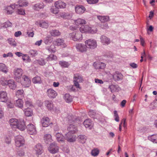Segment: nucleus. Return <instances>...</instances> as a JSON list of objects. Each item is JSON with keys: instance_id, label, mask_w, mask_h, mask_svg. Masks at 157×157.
Wrapping results in <instances>:
<instances>
[{"instance_id": "obj_49", "label": "nucleus", "mask_w": 157, "mask_h": 157, "mask_svg": "<svg viewBox=\"0 0 157 157\" xmlns=\"http://www.w3.org/2000/svg\"><path fill=\"white\" fill-rule=\"evenodd\" d=\"M99 153V151L97 149H94L91 152L92 155L93 156H96L98 155Z\"/></svg>"}, {"instance_id": "obj_10", "label": "nucleus", "mask_w": 157, "mask_h": 157, "mask_svg": "<svg viewBox=\"0 0 157 157\" xmlns=\"http://www.w3.org/2000/svg\"><path fill=\"white\" fill-rule=\"evenodd\" d=\"M47 95L50 98H55L57 95V92L52 88L48 89L46 91Z\"/></svg>"}, {"instance_id": "obj_14", "label": "nucleus", "mask_w": 157, "mask_h": 157, "mask_svg": "<svg viewBox=\"0 0 157 157\" xmlns=\"http://www.w3.org/2000/svg\"><path fill=\"white\" fill-rule=\"evenodd\" d=\"M34 149L36 152V154L38 155H41L43 152V147L40 144L36 145Z\"/></svg>"}, {"instance_id": "obj_61", "label": "nucleus", "mask_w": 157, "mask_h": 157, "mask_svg": "<svg viewBox=\"0 0 157 157\" xmlns=\"http://www.w3.org/2000/svg\"><path fill=\"white\" fill-rule=\"evenodd\" d=\"M17 13L21 15H24L25 14L24 10L21 9H18Z\"/></svg>"}, {"instance_id": "obj_32", "label": "nucleus", "mask_w": 157, "mask_h": 157, "mask_svg": "<svg viewBox=\"0 0 157 157\" xmlns=\"http://www.w3.org/2000/svg\"><path fill=\"white\" fill-rule=\"evenodd\" d=\"M61 16L64 19H70L72 17L71 13H62L61 14Z\"/></svg>"}, {"instance_id": "obj_28", "label": "nucleus", "mask_w": 157, "mask_h": 157, "mask_svg": "<svg viewBox=\"0 0 157 157\" xmlns=\"http://www.w3.org/2000/svg\"><path fill=\"white\" fill-rule=\"evenodd\" d=\"M97 18L102 22H105L109 21V16H98Z\"/></svg>"}, {"instance_id": "obj_38", "label": "nucleus", "mask_w": 157, "mask_h": 157, "mask_svg": "<svg viewBox=\"0 0 157 157\" xmlns=\"http://www.w3.org/2000/svg\"><path fill=\"white\" fill-rule=\"evenodd\" d=\"M51 35L54 36H59L60 35V33L59 30H52L50 31Z\"/></svg>"}, {"instance_id": "obj_59", "label": "nucleus", "mask_w": 157, "mask_h": 157, "mask_svg": "<svg viewBox=\"0 0 157 157\" xmlns=\"http://www.w3.org/2000/svg\"><path fill=\"white\" fill-rule=\"evenodd\" d=\"M90 4H94L98 3L99 0H86Z\"/></svg>"}, {"instance_id": "obj_27", "label": "nucleus", "mask_w": 157, "mask_h": 157, "mask_svg": "<svg viewBox=\"0 0 157 157\" xmlns=\"http://www.w3.org/2000/svg\"><path fill=\"white\" fill-rule=\"evenodd\" d=\"M94 65L95 68L96 69H103L105 68V64L102 62H98L96 63H94Z\"/></svg>"}, {"instance_id": "obj_17", "label": "nucleus", "mask_w": 157, "mask_h": 157, "mask_svg": "<svg viewBox=\"0 0 157 157\" xmlns=\"http://www.w3.org/2000/svg\"><path fill=\"white\" fill-rule=\"evenodd\" d=\"M17 125L16 128H18L21 131H23L25 130L26 128L25 122L22 120H19Z\"/></svg>"}, {"instance_id": "obj_19", "label": "nucleus", "mask_w": 157, "mask_h": 157, "mask_svg": "<svg viewBox=\"0 0 157 157\" xmlns=\"http://www.w3.org/2000/svg\"><path fill=\"white\" fill-rule=\"evenodd\" d=\"M101 42L103 45H108L110 43V39L105 35H102L100 37Z\"/></svg>"}, {"instance_id": "obj_12", "label": "nucleus", "mask_w": 157, "mask_h": 157, "mask_svg": "<svg viewBox=\"0 0 157 157\" xmlns=\"http://www.w3.org/2000/svg\"><path fill=\"white\" fill-rule=\"evenodd\" d=\"M48 21L44 20L38 21L35 22L36 25L44 28H47L48 26Z\"/></svg>"}, {"instance_id": "obj_47", "label": "nucleus", "mask_w": 157, "mask_h": 157, "mask_svg": "<svg viewBox=\"0 0 157 157\" xmlns=\"http://www.w3.org/2000/svg\"><path fill=\"white\" fill-rule=\"evenodd\" d=\"M12 24L10 21H7L5 22L1 25L2 27L6 28L9 27L11 26Z\"/></svg>"}, {"instance_id": "obj_6", "label": "nucleus", "mask_w": 157, "mask_h": 157, "mask_svg": "<svg viewBox=\"0 0 157 157\" xmlns=\"http://www.w3.org/2000/svg\"><path fill=\"white\" fill-rule=\"evenodd\" d=\"M5 10L7 14H12L14 9H18V5L16 4H12L10 6H6L5 7Z\"/></svg>"}, {"instance_id": "obj_20", "label": "nucleus", "mask_w": 157, "mask_h": 157, "mask_svg": "<svg viewBox=\"0 0 157 157\" xmlns=\"http://www.w3.org/2000/svg\"><path fill=\"white\" fill-rule=\"evenodd\" d=\"M67 129L68 132L71 133L72 134H75L78 131L77 127L72 124H70L68 127Z\"/></svg>"}, {"instance_id": "obj_3", "label": "nucleus", "mask_w": 157, "mask_h": 157, "mask_svg": "<svg viewBox=\"0 0 157 157\" xmlns=\"http://www.w3.org/2000/svg\"><path fill=\"white\" fill-rule=\"evenodd\" d=\"M24 138L21 135H18L15 137V145L17 147L23 146L25 144Z\"/></svg>"}, {"instance_id": "obj_44", "label": "nucleus", "mask_w": 157, "mask_h": 157, "mask_svg": "<svg viewBox=\"0 0 157 157\" xmlns=\"http://www.w3.org/2000/svg\"><path fill=\"white\" fill-rule=\"evenodd\" d=\"M32 81L34 83H40L42 82L40 78L38 76L33 78Z\"/></svg>"}, {"instance_id": "obj_64", "label": "nucleus", "mask_w": 157, "mask_h": 157, "mask_svg": "<svg viewBox=\"0 0 157 157\" xmlns=\"http://www.w3.org/2000/svg\"><path fill=\"white\" fill-rule=\"evenodd\" d=\"M27 34L28 35L29 37H33L34 36V33L32 32H27Z\"/></svg>"}, {"instance_id": "obj_31", "label": "nucleus", "mask_w": 157, "mask_h": 157, "mask_svg": "<svg viewBox=\"0 0 157 157\" xmlns=\"http://www.w3.org/2000/svg\"><path fill=\"white\" fill-rule=\"evenodd\" d=\"M23 101L21 99H19L16 101L15 104L16 106L22 109L23 107Z\"/></svg>"}, {"instance_id": "obj_48", "label": "nucleus", "mask_w": 157, "mask_h": 157, "mask_svg": "<svg viewBox=\"0 0 157 157\" xmlns=\"http://www.w3.org/2000/svg\"><path fill=\"white\" fill-rule=\"evenodd\" d=\"M52 37L50 36H47L44 39V43L46 44H48L51 41Z\"/></svg>"}, {"instance_id": "obj_62", "label": "nucleus", "mask_w": 157, "mask_h": 157, "mask_svg": "<svg viewBox=\"0 0 157 157\" xmlns=\"http://www.w3.org/2000/svg\"><path fill=\"white\" fill-rule=\"evenodd\" d=\"M13 54L11 52H9L7 54H4L3 55V56L4 58H6L7 57H12Z\"/></svg>"}, {"instance_id": "obj_8", "label": "nucleus", "mask_w": 157, "mask_h": 157, "mask_svg": "<svg viewBox=\"0 0 157 157\" xmlns=\"http://www.w3.org/2000/svg\"><path fill=\"white\" fill-rule=\"evenodd\" d=\"M27 129L28 133L31 135L35 134L37 131L35 126L33 124H30L27 126Z\"/></svg>"}, {"instance_id": "obj_21", "label": "nucleus", "mask_w": 157, "mask_h": 157, "mask_svg": "<svg viewBox=\"0 0 157 157\" xmlns=\"http://www.w3.org/2000/svg\"><path fill=\"white\" fill-rule=\"evenodd\" d=\"M44 7V3L42 2L37 3L34 5L33 7V9L35 10L39 11L43 9Z\"/></svg>"}, {"instance_id": "obj_18", "label": "nucleus", "mask_w": 157, "mask_h": 157, "mask_svg": "<svg viewBox=\"0 0 157 157\" xmlns=\"http://www.w3.org/2000/svg\"><path fill=\"white\" fill-rule=\"evenodd\" d=\"M49 121V119L47 117H44L41 120L42 126L45 127H47L50 124Z\"/></svg>"}, {"instance_id": "obj_23", "label": "nucleus", "mask_w": 157, "mask_h": 157, "mask_svg": "<svg viewBox=\"0 0 157 157\" xmlns=\"http://www.w3.org/2000/svg\"><path fill=\"white\" fill-rule=\"evenodd\" d=\"M6 85H8L10 88L13 90H14L16 87V84L13 80L10 79L8 80Z\"/></svg>"}, {"instance_id": "obj_50", "label": "nucleus", "mask_w": 157, "mask_h": 157, "mask_svg": "<svg viewBox=\"0 0 157 157\" xmlns=\"http://www.w3.org/2000/svg\"><path fill=\"white\" fill-rule=\"evenodd\" d=\"M8 82V80L6 79L4 77H2L1 78V84L4 86L6 85V83Z\"/></svg>"}, {"instance_id": "obj_4", "label": "nucleus", "mask_w": 157, "mask_h": 157, "mask_svg": "<svg viewBox=\"0 0 157 157\" xmlns=\"http://www.w3.org/2000/svg\"><path fill=\"white\" fill-rule=\"evenodd\" d=\"M59 147L57 144L53 142L51 144L48 148V150L50 153L52 154H55L59 151Z\"/></svg>"}, {"instance_id": "obj_63", "label": "nucleus", "mask_w": 157, "mask_h": 157, "mask_svg": "<svg viewBox=\"0 0 157 157\" xmlns=\"http://www.w3.org/2000/svg\"><path fill=\"white\" fill-rule=\"evenodd\" d=\"M7 104V106L10 108H13L14 105L12 103H11L10 102H9V101L7 100V102H6Z\"/></svg>"}, {"instance_id": "obj_15", "label": "nucleus", "mask_w": 157, "mask_h": 157, "mask_svg": "<svg viewBox=\"0 0 157 157\" xmlns=\"http://www.w3.org/2000/svg\"><path fill=\"white\" fill-rule=\"evenodd\" d=\"M8 97L7 94L5 91L0 92V101L6 102H7Z\"/></svg>"}, {"instance_id": "obj_52", "label": "nucleus", "mask_w": 157, "mask_h": 157, "mask_svg": "<svg viewBox=\"0 0 157 157\" xmlns=\"http://www.w3.org/2000/svg\"><path fill=\"white\" fill-rule=\"evenodd\" d=\"M85 8L82 5H79V14H82L85 11Z\"/></svg>"}, {"instance_id": "obj_24", "label": "nucleus", "mask_w": 157, "mask_h": 157, "mask_svg": "<svg viewBox=\"0 0 157 157\" xmlns=\"http://www.w3.org/2000/svg\"><path fill=\"white\" fill-rule=\"evenodd\" d=\"M83 124L86 128H89L90 129H91L93 126L92 122L89 119H86L83 122Z\"/></svg>"}, {"instance_id": "obj_5", "label": "nucleus", "mask_w": 157, "mask_h": 157, "mask_svg": "<svg viewBox=\"0 0 157 157\" xmlns=\"http://www.w3.org/2000/svg\"><path fill=\"white\" fill-rule=\"evenodd\" d=\"M31 81L28 77L25 75L23 76L22 79L21 81L22 86L25 87H29L31 84Z\"/></svg>"}, {"instance_id": "obj_35", "label": "nucleus", "mask_w": 157, "mask_h": 157, "mask_svg": "<svg viewBox=\"0 0 157 157\" xmlns=\"http://www.w3.org/2000/svg\"><path fill=\"white\" fill-rule=\"evenodd\" d=\"M148 139L153 143H157V134L149 136Z\"/></svg>"}, {"instance_id": "obj_42", "label": "nucleus", "mask_w": 157, "mask_h": 157, "mask_svg": "<svg viewBox=\"0 0 157 157\" xmlns=\"http://www.w3.org/2000/svg\"><path fill=\"white\" fill-rule=\"evenodd\" d=\"M87 139L86 137L84 135H81L79 136V142L84 144L85 143Z\"/></svg>"}, {"instance_id": "obj_41", "label": "nucleus", "mask_w": 157, "mask_h": 157, "mask_svg": "<svg viewBox=\"0 0 157 157\" xmlns=\"http://www.w3.org/2000/svg\"><path fill=\"white\" fill-rule=\"evenodd\" d=\"M54 44L60 46L63 45L64 44V41L61 39H58L54 41Z\"/></svg>"}, {"instance_id": "obj_26", "label": "nucleus", "mask_w": 157, "mask_h": 157, "mask_svg": "<svg viewBox=\"0 0 157 157\" xmlns=\"http://www.w3.org/2000/svg\"><path fill=\"white\" fill-rule=\"evenodd\" d=\"M56 139L59 142H64L65 140V136L63 137L62 134L59 133H56L55 134Z\"/></svg>"}, {"instance_id": "obj_51", "label": "nucleus", "mask_w": 157, "mask_h": 157, "mask_svg": "<svg viewBox=\"0 0 157 157\" xmlns=\"http://www.w3.org/2000/svg\"><path fill=\"white\" fill-rule=\"evenodd\" d=\"M29 53L32 57H34L36 56L37 54V51L34 50H31L29 52Z\"/></svg>"}, {"instance_id": "obj_39", "label": "nucleus", "mask_w": 157, "mask_h": 157, "mask_svg": "<svg viewBox=\"0 0 157 157\" xmlns=\"http://www.w3.org/2000/svg\"><path fill=\"white\" fill-rule=\"evenodd\" d=\"M16 95L19 98H22L24 97V91L22 90H18L17 91L16 94Z\"/></svg>"}, {"instance_id": "obj_22", "label": "nucleus", "mask_w": 157, "mask_h": 157, "mask_svg": "<svg viewBox=\"0 0 157 157\" xmlns=\"http://www.w3.org/2000/svg\"><path fill=\"white\" fill-rule=\"evenodd\" d=\"M44 105L49 110H52L54 108V104L51 101L48 100L45 101Z\"/></svg>"}, {"instance_id": "obj_54", "label": "nucleus", "mask_w": 157, "mask_h": 157, "mask_svg": "<svg viewBox=\"0 0 157 157\" xmlns=\"http://www.w3.org/2000/svg\"><path fill=\"white\" fill-rule=\"evenodd\" d=\"M89 114L91 117L94 118H95L96 113L94 110H91L89 112Z\"/></svg>"}, {"instance_id": "obj_1", "label": "nucleus", "mask_w": 157, "mask_h": 157, "mask_svg": "<svg viewBox=\"0 0 157 157\" xmlns=\"http://www.w3.org/2000/svg\"><path fill=\"white\" fill-rule=\"evenodd\" d=\"M86 23L85 20L79 18V25H82V26L80 27L79 29L81 33L88 32L91 33H94L97 32L96 30L94 31L93 29H91V28L87 25L84 26V25H85Z\"/></svg>"}, {"instance_id": "obj_2", "label": "nucleus", "mask_w": 157, "mask_h": 157, "mask_svg": "<svg viewBox=\"0 0 157 157\" xmlns=\"http://www.w3.org/2000/svg\"><path fill=\"white\" fill-rule=\"evenodd\" d=\"M87 48L91 49L95 48L97 47L96 41L93 39H89L85 41Z\"/></svg>"}, {"instance_id": "obj_11", "label": "nucleus", "mask_w": 157, "mask_h": 157, "mask_svg": "<svg viewBox=\"0 0 157 157\" xmlns=\"http://www.w3.org/2000/svg\"><path fill=\"white\" fill-rule=\"evenodd\" d=\"M23 71L21 68H16L14 70V75L15 78L17 80L21 78Z\"/></svg>"}, {"instance_id": "obj_29", "label": "nucleus", "mask_w": 157, "mask_h": 157, "mask_svg": "<svg viewBox=\"0 0 157 157\" xmlns=\"http://www.w3.org/2000/svg\"><path fill=\"white\" fill-rule=\"evenodd\" d=\"M0 71L6 74L8 72L7 67L3 63H0Z\"/></svg>"}, {"instance_id": "obj_43", "label": "nucleus", "mask_w": 157, "mask_h": 157, "mask_svg": "<svg viewBox=\"0 0 157 157\" xmlns=\"http://www.w3.org/2000/svg\"><path fill=\"white\" fill-rule=\"evenodd\" d=\"M87 47L86 45L82 44H79V51L81 52H85L86 51V48Z\"/></svg>"}, {"instance_id": "obj_37", "label": "nucleus", "mask_w": 157, "mask_h": 157, "mask_svg": "<svg viewBox=\"0 0 157 157\" xmlns=\"http://www.w3.org/2000/svg\"><path fill=\"white\" fill-rule=\"evenodd\" d=\"M44 140L47 143L51 142L52 141V136L50 134H46L44 136Z\"/></svg>"}, {"instance_id": "obj_55", "label": "nucleus", "mask_w": 157, "mask_h": 157, "mask_svg": "<svg viewBox=\"0 0 157 157\" xmlns=\"http://www.w3.org/2000/svg\"><path fill=\"white\" fill-rule=\"evenodd\" d=\"M56 59V56L53 54L50 55L48 57V60L51 61L53 60H55Z\"/></svg>"}, {"instance_id": "obj_46", "label": "nucleus", "mask_w": 157, "mask_h": 157, "mask_svg": "<svg viewBox=\"0 0 157 157\" xmlns=\"http://www.w3.org/2000/svg\"><path fill=\"white\" fill-rule=\"evenodd\" d=\"M8 41L11 45L14 47H15L17 45L16 42L12 38H9L8 39Z\"/></svg>"}, {"instance_id": "obj_53", "label": "nucleus", "mask_w": 157, "mask_h": 157, "mask_svg": "<svg viewBox=\"0 0 157 157\" xmlns=\"http://www.w3.org/2000/svg\"><path fill=\"white\" fill-rule=\"evenodd\" d=\"M25 105L28 108H29L28 107H33V105H32L31 101L29 100L28 99H27V100H25Z\"/></svg>"}, {"instance_id": "obj_60", "label": "nucleus", "mask_w": 157, "mask_h": 157, "mask_svg": "<svg viewBox=\"0 0 157 157\" xmlns=\"http://www.w3.org/2000/svg\"><path fill=\"white\" fill-rule=\"evenodd\" d=\"M115 85L113 84L109 86V88L110 89L112 93H113L115 91Z\"/></svg>"}, {"instance_id": "obj_25", "label": "nucleus", "mask_w": 157, "mask_h": 157, "mask_svg": "<svg viewBox=\"0 0 157 157\" xmlns=\"http://www.w3.org/2000/svg\"><path fill=\"white\" fill-rule=\"evenodd\" d=\"M18 122L17 119L14 118L11 119L9 121L10 125L13 129L16 128Z\"/></svg>"}, {"instance_id": "obj_45", "label": "nucleus", "mask_w": 157, "mask_h": 157, "mask_svg": "<svg viewBox=\"0 0 157 157\" xmlns=\"http://www.w3.org/2000/svg\"><path fill=\"white\" fill-rule=\"evenodd\" d=\"M72 39L74 41H77L78 40V33L76 34L75 33L73 32L70 35Z\"/></svg>"}, {"instance_id": "obj_34", "label": "nucleus", "mask_w": 157, "mask_h": 157, "mask_svg": "<svg viewBox=\"0 0 157 157\" xmlns=\"http://www.w3.org/2000/svg\"><path fill=\"white\" fill-rule=\"evenodd\" d=\"M46 49L49 53H54L56 51L55 47L53 45H52L49 47H47L46 48Z\"/></svg>"}, {"instance_id": "obj_30", "label": "nucleus", "mask_w": 157, "mask_h": 157, "mask_svg": "<svg viewBox=\"0 0 157 157\" xmlns=\"http://www.w3.org/2000/svg\"><path fill=\"white\" fill-rule=\"evenodd\" d=\"M17 4L18 5V8L19 7L26 6L28 4V2L26 0H20L17 2Z\"/></svg>"}, {"instance_id": "obj_16", "label": "nucleus", "mask_w": 157, "mask_h": 157, "mask_svg": "<svg viewBox=\"0 0 157 157\" xmlns=\"http://www.w3.org/2000/svg\"><path fill=\"white\" fill-rule=\"evenodd\" d=\"M55 6L58 9H63L66 7V4L61 1L59 0L55 2Z\"/></svg>"}, {"instance_id": "obj_56", "label": "nucleus", "mask_w": 157, "mask_h": 157, "mask_svg": "<svg viewBox=\"0 0 157 157\" xmlns=\"http://www.w3.org/2000/svg\"><path fill=\"white\" fill-rule=\"evenodd\" d=\"M38 63L40 65H44L45 64L44 60L43 59H41L37 60Z\"/></svg>"}, {"instance_id": "obj_58", "label": "nucleus", "mask_w": 157, "mask_h": 157, "mask_svg": "<svg viewBox=\"0 0 157 157\" xmlns=\"http://www.w3.org/2000/svg\"><path fill=\"white\" fill-rule=\"evenodd\" d=\"M16 154L19 156H23L25 155V152L23 150H19L17 151Z\"/></svg>"}, {"instance_id": "obj_57", "label": "nucleus", "mask_w": 157, "mask_h": 157, "mask_svg": "<svg viewBox=\"0 0 157 157\" xmlns=\"http://www.w3.org/2000/svg\"><path fill=\"white\" fill-rule=\"evenodd\" d=\"M58 8H52L50 9V11L52 13H53L54 14H57L59 12V10L57 9Z\"/></svg>"}, {"instance_id": "obj_7", "label": "nucleus", "mask_w": 157, "mask_h": 157, "mask_svg": "<svg viewBox=\"0 0 157 157\" xmlns=\"http://www.w3.org/2000/svg\"><path fill=\"white\" fill-rule=\"evenodd\" d=\"M76 139V136L70 132H68L65 136V139L69 142H74L75 141Z\"/></svg>"}, {"instance_id": "obj_9", "label": "nucleus", "mask_w": 157, "mask_h": 157, "mask_svg": "<svg viewBox=\"0 0 157 157\" xmlns=\"http://www.w3.org/2000/svg\"><path fill=\"white\" fill-rule=\"evenodd\" d=\"M78 75H75L74 78L73 82L74 85L72 86H70V89L71 91H75L76 90L75 88H78Z\"/></svg>"}, {"instance_id": "obj_13", "label": "nucleus", "mask_w": 157, "mask_h": 157, "mask_svg": "<svg viewBox=\"0 0 157 157\" xmlns=\"http://www.w3.org/2000/svg\"><path fill=\"white\" fill-rule=\"evenodd\" d=\"M113 79L114 81H119L123 79V75L121 73L116 71L112 75Z\"/></svg>"}, {"instance_id": "obj_40", "label": "nucleus", "mask_w": 157, "mask_h": 157, "mask_svg": "<svg viewBox=\"0 0 157 157\" xmlns=\"http://www.w3.org/2000/svg\"><path fill=\"white\" fill-rule=\"evenodd\" d=\"M59 64L63 67H67L69 66V63L67 62L64 61H60L59 62Z\"/></svg>"}, {"instance_id": "obj_36", "label": "nucleus", "mask_w": 157, "mask_h": 157, "mask_svg": "<svg viewBox=\"0 0 157 157\" xmlns=\"http://www.w3.org/2000/svg\"><path fill=\"white\" fill-rule=\"evenodd\" d=\"M64 98L66 101L67 103L70 102L72 101V96L68 94H65Z\"/></svg>"}, {"instance_id": "obj_33", "label": "nucleus", "mask_w": 157, "mask_h": 157, "mask_svg": "<svg viewBox=\"0 0 157 157\" xmlns=\"http://www.w3.org/2000/svg\"><path fill=\"white\" fill-rule=\"evenodd\" d=\"M25 115L27 117L32 116L33 114V110L27 108L24 110Z\"/></svg>"}]
</instances>
